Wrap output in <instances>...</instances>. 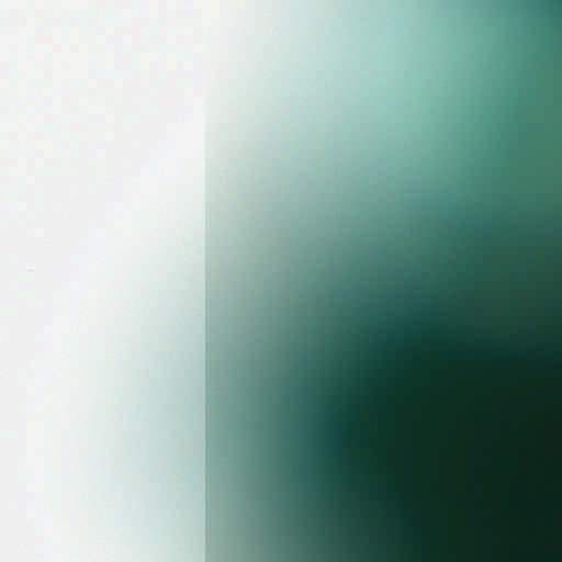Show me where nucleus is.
Returning a JSON list of instances; mask_svg holds the SVG:
<instances>
[{"mask_svg": "<svg viewBox=\"0 0 562 562\" xmlns=\"http://www.w3.org/2000/svg\"><path fill=\"white\" fill-rule=\"evenodd\" d=\"M412 371H413V504H422V218L413 233Z\"/></svg>", "mask_w": 562, "mask_h": 562, "instance_id": "obj_1", "label": "nucleus"}, {"mask_svg": "<svg viewBox=\"0 0 562 562\" xmlns=\"http://www.w3.org/2000/svg\"><path fill=\"white\" fill-rule=\"evenodd\" d=\"M432 283L424 282V314L426 313V296L429 285ZM424 562L426 561V458L434 457L430 453L429 443L426 436V323L424 322Z\"/></svg>", "mask_w": 562, "mask_h": 562, "instance_id": "obj_2", "label": "nucleus"}, {"mask_svg": "<svg viewBox=\"0 0 562 562\" xmlns=\"http://www.w3.org/2000/svg\"><path fill=\"white\" fill-rule=\"evenodd\" d=\"M394 356L393 351L390 350L389 357L392 358ZM394 371V366L391 359L387 360V373L391 375V373Z\"/></svg>", "mask_w": 562, "mask_h": 562, "instance_id": "obj_3", "label": "nucleus"}]
</instances>
